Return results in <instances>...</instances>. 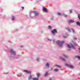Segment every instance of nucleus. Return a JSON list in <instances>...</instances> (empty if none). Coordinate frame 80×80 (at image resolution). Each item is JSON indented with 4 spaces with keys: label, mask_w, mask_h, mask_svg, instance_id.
Masks as SVG:
<instances>
[{
    "label": "nucleus",
    "mask_w": 80,
    "mask_h": 80,
    "mask_svg": "<svg viewBox=\"0 0 80 80\" xmlns=\"http://www.w3.org/2000/svg\"><path fill=\"white\" fill-rule=\"evenodd\" d=\"M65 42L64 41H62L61 42H60V41H57L56 42V43L59 46V47H62L63 46V43H65Z\"/></svg>",
    "instance_id": "f257e3e1"
},
{
    "label": "nucleus",
    "mask_w": 80,
    "mask_h": 80,
    "mask_svg": "<svg viewBox=\"0 0 80 80\" xmlns=\"http://www.w3.org/2000/svg\"><path fill=\"white\" fill-rule=\"evenodd\" d=\"M31 13H34V14H35V16L36 17L38 16V15H39V13H38V12H36V11L31 12Z\"/></svg>",
    "instance_id": "f03ea898"
},
{
    "label": "nucleus",
    "mask_w": 80,
    "mask_h": 80,
    "mask_svg": "<svg viewBox=\"0 0 80 80\" xmlns=\"http://www.w3.org/2000/svg\"><path fill=\"white\" fill-rule=\"evenodd\" d=\"M66 45H67V47H68L69 48H71V47H72V48H75V47L73 46V45H71V47L70 46V45H69V44H66Z\"/></svg>",
    "instance_id": "7ed1b4c3"
},
{
    "label": "nucleus",
    "mask_w": 80,
    "mask_h": 80,
    "mask_svg": "<svg viewBox=\"0 0 80 80\" xmlns=\"http://www.w3.org/2000/svg\"><path fill=\"white\" fill-rule=\"evenodd\" d=\"M10 52H11V53L12 54V55H15L16 54L15 52L13 51L12 49H10Z\"/></svg>",
    "instance_id": "20e7f679"
},
{
    "label": "nucleus",
    "mask_w": 80,
    "mask_h": 80,
    "mask_svg": "<svg viewBox=\"0 0 80 80\" xmlns=\"http://www.w3.org/2000/svg\"><path fill=\"white\" fill-rule=\"evenodd\" d=\"M66 66L67 67H68L69 68H74V67L72 66H70L68 64H66Z\"/></svg>",
    "instance_id": "39448f33"
},
{
    "label": "nucleus",
    "mask_w": 80,
    "mask_h": 80,
    "mask_svg": "<svg viewBox=\"0 0 80 80\" xmlns=\"http://www.w3.org/2000/svg\"><path fill=\"white\" fill-rule=\"evenodd\" d=\"M23 72H25V73H31V72L28 70H24L23 71Z\"/></svg>",
    "instance_id": "423d86ee"
},
{
    "label": "nucleus",
    "mask_w": 80,
    "mask_h": 80,
    "mask_svg": "<svg viewBox=\"0 0 80 80\" xmlns=\"http://www.w3.org/2000/svg\"><path fill=\"white\" fill-rule=\"evenodd\" d=\"M55 32H57V30L56 29H54L52 31V34L55 33Z\"/></svg>",
    "instance_id": "0eeeda50"
},
{
    "label": "nucleus",
    "mask_w": 80,
    "mask_h": 80,
    "mask_svg": "<svg viewBox=\"0 0 80 80\" xmlns=\"http://www.w3.org/2000/svg\"><path fill=\"white\" fill-rule=\"evenodd\" d=\"M43 10L45 12H47V9L45 8V7L43 8Z\"/></svg>",
    "instance_id": "6e6552de"
},
{
    "label": "nucleus",
    "mask_w": 80,
    "mask_h": 80,
    "mask_svg": "<svg viewBox=\"0 0 80 80\" xmlns=\"http://www.w3.org/2000/svg\"><path fill=\"white\" fill-rule=\"evenodd\" d=\"M73 22H74V21L72 20H69L68 21V23H73Z\"/></svg>",
    "instance_id": "1a4fd4ad"
},
{
    "label": "nucleus",
    "mask_w": 80,
    "mask_h": 80,
    "mask_svg": "<svg viewBox=\"0 0 80 80\" xmlns=\"http://www.w3.org/2000/svg\"><path fill=\"white\" fill-rule=\"evenodd\" d=\"M46 67L47 68H49V64H48V63L47 62L46 65Z\"/></svg>",
    "instance_id": "9d476101"
},
{
    "label": "nucleus",
    "mask_w": 80,
    "mask_h": 80,
    "mask_svg": "<svg viewBox=\"0 0 80 80\" xmlns=\"http://www.w3.org/2000/svg\"><path fill=\"white\" fill-rule=\"evenodd\" d=\"M75 58H78L79 60H80V56H75Z\"/></svg>",
    "instance_id": "9b49d317"
},
{
    "label": "nucleus",
    "mask_w": 80,
    "mask_h": 80,
    "mask_svg": "<svg viewBox=\"0 0 80 80\" xmlns=\"http://www.w3.org/2000/svg\"><path fill=\"white\" fill-rule=\"evenodd\" d=\"M76 23L79 26H80V22H76Z\"/></svg>",
    "instance_id": "f8f14e48"
},
{
    "label": "nucleus",
    "mask_w": 80,
    "mask_h": 80,
    "mask_svg": "<svg viewBox=\"0 0 80 80\" xmlns=\"http://www.w3.org/2000/svg\"><path fill=\"white\" fill-rule=\"evenodd\" d=\"M55 66H56L57 67H58L59 68H62V67L60 66H59L58 65H55Z\"/></svg>",
    "instance_id": "ddd939ff"
},
{
    "label": "nucleus",
    "mask_w": 80,
    "mask_h": 80,
    "mask_svg": "<svg viewBox=\"0 0 80 80\" xmlns=\"http://www.w3.org/2000/svg\"><path fill=\"white\" fill-rule=\"evenodd\" d=\"M66 29L67 30L69 31V32H70V29L68 28H66Z\"/></svg>",
    "instance_id": "4468645a"
},
{
    "label": "nucleus",
    "mask_w": 80,
    "mask_h": 80,
    "mask_svg": "<svg viewBox=\"0 0 80 80\" xmlns=\"http://www.w3.org/2000/svg\"><path fill=\"white\" fill-rule=\"evenodd\" d=\"M37 77H40V73H38L37 74Z\"/></svg>",
    "instance_id": "2eb2a0df"
},
{
    "label": "nucleus",
    "mask_w": 80,
    "mask_h": 80,
    "mask_svg": "<svg viewBox=\"0 0 80 80\" xmlns=\"http://www.w3.org/2000/svg\"><path fill=\"white\" fill-rule=\"evenodd\" d=\"M32 78V76L31 75H30L29 78V80H30Z\"/></svg>",
    "instance_id": "dca6fc26"
},
{
    "label": "nucleus",
    "mask_w": 80,
    "mask_h": 80,
    "mask_svg": "<svg viewBox=\"0 0 80 80\" xmlns=\"http://www.w3.org/2000/svg\"><path fill=\"white\" fill-rule=\"evenodd\" d=\"M33 80H38V78H33Z\"/></svg>",
    "instance_id": "f3484780"
},
{
    "label": "nucleus",
    "mask_w": 80,
    "mask_h": 80,
    "mask_svg": "<svg viewBox=\"0 0 80 80\" xmlns=\"http://www.w3.org/2000/svg\"><path fill=\"white\" fill-rule=\"evenodd\" d=\"M63 57H64L65 58H68V56H67L65 55H63Z\"/></svg>",
    "instance_id": "a211bd4d"
},
{
    "label": "nucleus",
    "mask_w": 80,
    "mask_h": 80,
    "mask_svg": "<svg viewBox=\"0 0 80 80\" xmlns=\"http://www.w3.org/2000/svg\"><path fill=\"white\" fill-rule=\"evenodd\" d=\"M48 28H49V29H52V27L49 26H48Z\"/></svg>",
    "instance_id": "6ab92c4d"
},
{
    "label": "nucleus",
    "mask_w": 80,
    "mask_h": 80,
    "mask_svg": "<svg viewBox=\"0 0 80 80\" xmlns=\"http://www.w3.org/2000/svg\"><path fill=\"white\" fill-rule=\"evenodd\" d=\"M78 18L79 20H80V14H78Z\"/></svg>",
    "instance_id": "aec40b11"
},
{
    "label": "nucleus",
    "mask_w": 80,
    "mask_h": 80,
    "mask_svg": "<svg viewBox=\"0 0 80 80\" xmlns=\"http://www.w3.org/2000/svg\"><path fill=\"white\" fill-rule=\"evenodd\" d=\"M14 19H15V16H13L12 17V20H14Z\"/></svg>",
    "instance_id": "412c9836"
},
{
    "label": "nucleus",
    "mask_w": 80,
    "mask_h": 80,
    "mask_svg": "<svg viewBox=\"0 0 80 80\" xmlns=\"http://www.w3.org/2000/svg\"><path fill=\"white\" fill-rule=\"evenodd\" d=\"M57 14L58 15H61V13H57Z\"/></svg>",
    "instance_id": "4be33fe9"
},
{
    "label": "nucleus",
    "mask_w": 80,
    "mask_h": 80,
    "mask_svg": "<svg viewBox=\"0 0 80 80\" xmlns=\"http://www.w3.org/2000/svg\"><path fill=\"white\" fill-rule=\"evenodd\" d=\"M58 69H55V72H57L58 71Z\"/></svg>",
    "instance_id": "5701e85b"
},
{
    "label": "nucleus",
    "mask_w": 80,
    "mask_h": 80,
    "mask_svg": "<svg viewBox=\"0 0 80 80\" xmlns=\"http://www.w3.org/2000/svg\"><path fill=\"white\" fill-rule=\"evenodd\" d=\"M72 30L73 32L74 33L75 32V31H74V29H71Z\"/></svg>",
    "instance_id": "b1692460"
},
{
    "label": "nucleus",
    "mask_w": 80,
    "mask_h": 80,
    "mask_svg": "<svg viewBox=\"0 0 80 80\" xmlns=\"http://www.w3.org/2000/svg\"><path fill=\"white\" fill-rule=\"evenodd\" d=\"M48 73V72H47L45 74V76H46V75H47Z\"/></svg>",
    "instance_id": "393cba45"
},
{
    "label": "nucleus",
    "mask_w": 80,
    "mask_h": 80,
    "mask_svg": "<svg viewBox=\"0 0 80 80\" xmlns=\"http://www.w3.org/2000/svg\"><path fill=\"white\" fill-rule=\"evenodd\" d=\"M73 40H77V38L74 37L73 38Z\"/></svg>",
    "instance_id": "a878e982"
},
{
    "label": "nucleus",
    "mask_w": 80,
    "mask_h": 80,
    "mask_svg": "<svg viewBox=\"0 0 80 80\" xmlns=\"http://www.w3.org/2000/svg\"><path fill=\"white\" fill-rule=\"evenodd\" d=\"M48 40H49V41H50V42H52V40L49 39H48Z\"/></svg>",
    "instance_id": "bb28decb"
},
{
    "label": "nucleus",
    "mask_w": 80,
    "mask_h": 80,
    "mask_svg": "<svg viewBox=\"0 0 80 80\" xmlns=\"http://www.w3.org/2000/svg\"><path fill=\"white\" fill-rule=\"evenodd\" d=\"M36 60H37V61H38V60H39V59L38 58H37L36 59Z\"/></svg>",
    "instance_id": "cd10ccee"
},
{
    "label": "nucleus",
    "mask_w": 80,
    "mask_h": 80,
    "mask_svg": "<svg viewBox=\"0 0 80 80\" xmlns=\"http://www.w3.org/2000/svg\"><path fill=\"white\" fill-rule=\"evenodd\" d=\"M62 61H65V60L64 59L62 58Z\"/></svg>",
    "instance_id": "c85d7f7f"
},
{
    "label": "nucleus",
    "mask_w": 80,
    "mask_h": 80,
    "mask_svg": "<svg viewBox=\"0 0 80 80\" xmlns=\"http://www.w3.org/2000/svg\"><path fill=\"white\" fill-rule=\"evenodd\" d=\"M70 13H72V10H70Z\"/></svg>",
    "instance_id": "c756f323"
},
{
    "label": "nucleus",
    "mask_w": 80,
    "mask_h": 80,
    "mask_svg": "<svg viewBox=\"0 0 80 80\" xmlns=\"http://www.w3.org/2000/svg\"><path fill=\"white\" fill-rule=\"evenodd\" d=\"M64 38H67V36H63Z\"/></svg>",
    "instance_id": "7c9ffc66"
},
{
    "label": "nucleus",
    "mask_w": 80,
    "mask_h": 80,
    "mask_svg": "<svg viewBox=\"0 0 80 80\" xmlns=\"http://www.w3.org/2000/svg\"><path fill=\"white\" fill-rule=\"evenodd\" d=\"M55 40L53 39V43H54L55 42Z\"/></svg>",
    "instance_id": "2f4dec72"
},
{
    "label": "nucleus",
    "mask_w": 80,
    "mask_h": 80,
    "mask_svg": "<svg viewBox=\"0 0 80 80\" xmlns=\"http://www.w3.org/2000/svg\"><path fill=\"white\" fill-rule=\"evenodd\" d=\"M22 10H23L24 9V7H22Z\"/></svg>",
    "instance_id": "473e14b6"
},
{
    "label": "nucleus",
    "mask_w": 80,
    "mask_h": 80,
    "mask_svg": "<svg viewBox=\"0 0 80 80\" xmlns=\"http://www.w3.org/2000/svg\"><path fill=\"white\" fill-rule=\"evenodd\" d=\"M74 45H76V46H77V44L76 43H74Z\"/></svg>",
    "instance_id": "72a5a7b5"
},
{
    "label": "nucleus",
    "mask_w": 80,
    "mask_h": 80,
    "mask_svg": "<svg viewBox=\"0 0 80 80\" xmlns=\"http://www.w3.org/2000/svg\"><path fill=\"white\" fill-rule=\"evenodd\" d=\"M64 17H67V15H64Z\"/></svg>",
    "instance_id": "f704fd0d"
},
{
    "label": "nucleus",
    "mask_w": 80,
    "mask_h": 80,
    "mask_svg": "<svg viewBox=\"0 0 80 80\" xmlns=\"http://www.w3.org/2000/svg\"><path fill=\"white\" fill-rule=\"evenodd\" d=\"M51 70H50V71H51V70H52V68H51Z\"/></svg>",
    "instance_id": "c9c22d12"
},
{
    "label": "nucleus",
    "mask_w": 80,
    "mask_h": 80,
    "mask_svg": "<svg viewBox=\"0 0 80 80\" xmlns=\"http://www.w3.org/2000/svg\"><path fill=\"white\" fill-rule=\"evenodd\" d=\"M21 47H23V46H21Z\"/></svg>",
    "instance_id": "e433bc0d"
},
{
    "label": "nucleus",
    "mask_w": 80,
    "mask_h": 80,
    "mask_svg": "<svg viewBox=\"0 0 80 80\" xmlns=\"http://www.w3.org/2000/svg\"><path fill=\"white\" fill-rule=\"evenodd\" d=\"M52 80V79H51V78L49 79V80Z\"/></svg>",
    "instance_id": "4c0bfd02"
},
{
    "label": "nucleus",
    "mask_w": 80,
    "mask_h": 80,
    "mask_svg": "<svg viewBox=\"0 0 80 80\" xmlns=\"http://www.w3.org/2000/svg\"><path fill=\"white\" fill-rule=\"evenodd\" d=\"M79 50L80 51V48H79Z\"/></svg>",
    "instance_id": "58836bf2"
}]
</instances>
